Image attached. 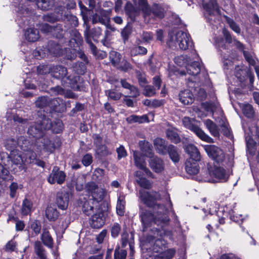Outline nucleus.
Returning <instances> with one entry per match:
<instances>
[{
    "instance_id": "obj_23",
    "label": "nucleus",
    "mask_w": 259,
    "mask_h": 259,
    "mask_svg": "<svg viewBox=\"0 0 259 259\" xmlns=\"http://www.w3.org/2000/svg\"><path fill=\"white\" fill-rule=\"evenodd\" d=\"M139 193L140 198L144 204L148 206H151L153 205L154 200L156 198H154L151 194H149L143 189L140 190Z\"/></svg>"
},
{
    "instance_id": "obj_41",
    "label": "nucleus",
    "mask_w": 259,
    "mask_h": 259,
    "mask_svg": "<svg viewBox=\"0 0 259 259\" xmlns=\"http://www.w3.org/2000/svg\"><path fill=\"white\" fill-rule=\"evenodd\" d=\"M109 58L112 65L114 66L118 67L121 59L120 54L114 51H112L110 52Z\"/></svg>"
},
{
    "instance_id": "obj_51",
    "label": "nucleus",
    "mask_w": 259,
    "mask_h": 259,
    "mask_svg": "<svg viewBox=\"0 0 259 259\" xmlns=\"http://www.w3.org/2000/svg\"><path fill=\"white\" fill-rule=\"evenodd\" d=\"M53 66L48 65H40L37 67V72L40 74L51 73Z\"/></svg>"
},
{
    "instance_id": "obj_26",
    "label": "nucleus",
    "mask_w": 259,
    "mask_h": 259,
    "mask_svg": "<svg viewBox=\"0 0 259 259\" xmlns=\"http://www.w3.org/2000/svg\"><path fill=\"white\" fill-rule=\"evenodd\" d=\"M25 38L29 42H34L39 38L38 31L36 29H27L24 33Z\"/></svg>"
},
{
    "instance_id": "obj_5",
    "label": "nucleus",
    "mask_w": 259,
    "mask_h": 259,
    "mask_svg": "<svg viewBox=\"0 0 259 259\" xmlns=\"http://www.w3.org/2000/svg\"><path fill=\"white\" fill-rule=\"evenodd\" d=\"M141 150L145 152V154L150 158L149 165L155 172L159 173L163 170L164 165L163 161L157 157L153 156V153L151 145L147 142L141 141L139 142Z\"/></svg>"
},
{
    "instance_id": "obj_48",
    "label": "nucleus",
    "mask_w": 259,
    "mask_h": 259,
    "mask_svg": "<svg viewBox=\"0 0 259 259\" xmlns=\"http://www.w3.org/2000/svg\"><path fill=\"white\" fill-rule=\"evenodd\" d=\"M147 53V50L145 47L138 46L132 48L131 53L132 55L137 56L138 55H145Z\"/></svg>"
},
{
    "instance_id": "obj_56",
    "label": "nucleus",
    "mask_w": 259,
    "mask_h": 259,
    "mask_svg": "<svg viewBox=\"0 0 259 259\" xmlns=\"http://www.w3.org/2000/svg\"><path fill=\"white\" fill-rule=\"evenodd\" d=\"M100 14L99 17V22L105 25H107L109 22L108 14L107 12L102 11Z\"/></svg>"
},
{
    "instance_id": "obj_31",
    "label": "nucleus",
    "mask_w": 259,
    "mask_h": 259,
    "mask_svg": "<svg viewBox=\"0 0 259 259\" xmlns=\"http://www.w3.org/2000/svg\"><path fill=\"white\" fill-rule=\"evenodd\" d=\"M223 34L225 38V41L228 44L233 43L235 45L237 46L238 48H242L243 45L238 40L235 38H233L230 32L226 29H223Z\"/></svg>"
},
{
    "instance_id": "obj_7",
    "label": "nucleus",
    "mask_w": 259,
    "mask_h": 259,
    "mask_svg": "<svg viewBox=\"0 0 259 259\" xmlns=\"http://www.w3.org/2000/svg\"><path fill=\"white\" fill-rule=\"evenodd\" d=\"M195 120L188 117L183 119V125L187 128L193 132L201 140L208 143H212V139L207 135L201 128L194 123Z\"/></svg>"
},
{
    "instance_id": "obj_4",
    "label": "nucleus",
    "mask_w": 259,
    "mask_h": 259,
    "mask_svg": "<svg viewBox=\"0 0 259 259\" xmlns=\"http://www.w3.org/2000/svg\"><path fill=\"white\" fill-rule=\"evenodd\" d=\"M185 149L190 156V158L187 159L185 163L186 171L190 175H196L199 171L197 162L200 160V154L197 147L192 144L187 145Z\"/></svg>"
},
{
    "instance_id": "obj_18",
    "label": "nucleus",
    "mask_w": 259,
    "mask_h": 259,
    "mask_svg": "<svg viewBox=\"0 0 259 259\" xmlns=\"http://www.w3.org/2000/svg\"><path fill=\"white\" fill-rule=\"evenodd\" d=\"M43 124L46 123L44 127L45 130H51L55 133H59L63 130V123L60 119H57L53 122H52L49 118L46 117L44 118Z\"/></svg>"
},
{
    "instance_id": "obj_45",
    "label": "nucleus",
    "mask_w": 259,
    "mask_h": 259,
    "mask_svg": "<svg viewBox=\"0 0 259 259\" xmlns=\"http://www.w3.org/2000/svg\"><path fill=\"white\" fill-rule=\"evenodd\" d=\"M175 62L178 66H185L186 67L188 62L191 61V59L189 57H188L187 56H178L175 58Z\"/></svg>"
},
{
    "instance_id": "obj_14",
    "label": "nucleus",
    "mask_w": 259,
    "mask_h": 259,
    "mask_svg": "<svg viewBox=\"0 0 259 259\" xmlns=\"http://www.w3.org/2000/svg\"><path fill=\"white\" fill-rule=\"evenodd\" d=\"M101 34V30L100 28H96L92 30L91 34L89 33V28L87 27L85 31V37L86 41L89 44L90 48L94 55H96V47L92 42L91 38L97 41L98 38Z\"/></svg>"
},
{
    "instance_id": "obj_32",
    "label": "nucleus",
    "mask_w": 259,
    "mask_h": 259,
    "mask_svg": "<svg viewBox=\"0 0 259 259\" xmlns=\"http://www.w3.org/2000/svg\"><path fill=\"white\" fill-rule=\"evenodd\" d=\"M46 217L50 221H54L58 217V212L55 207L49 206L46 210Z\"/></svg>"
},
{
    "instance_id": "obj_15",
    "label": "nucleus",
    "mask_w": 259,
    "mask_h": 259,
    "mask_svg": "<svg viewBox=\"0 0 259 259\" xmlns=\"http://www.w3.org/2000/svg\"><path fill=\"white\" fill-rule=\"evenodd\" d=\"M90 216V224L92 228L99 229L104 225L105 217L102 208Z\"/></svg>"
},
{
    "instance_id": "obj_50",
    "label": "nucleus",
    "mask_w": 259,
    "mask_h": 259,
    "mask_svg": "<svg viewBox=\"0 0 259 259\" xmlns=\"http://www.w3.org/2000/svg\"><path fill=\"white\" fill-rule=\"evenodd\" d=\"M126 255L127 252L125 250L120 249L119 246L116 247L114 254L115 259H126Z\"/></svg>"
},
{
    "instance_id": "obj_25",
    "label": "nucleus",
    "mask_w": 259,
    "mask_h": 259,
    "mask_svg": "<svg viewBox=\"0 0 259 259\" xmlns=\"http://www.w3.org/2000/svg\"><path fill=\"white\" fill-rule=\"evenodd\" d=\"M217 207L215 206L214 208H210L209 210V213L213 215L214 213H217V215L219 218H221L219 219L220 224L224 223V219L229 215V214L227 212H226L225 210V208L221 207L218 208V210H217Z\"/></svg>"
},
{
    "instance_id": "obj_55",
    "label": "nucleus",
    "mask_w": 259,
    "mask_h": 259,
    "mask_svg": "<svg viewBox=\"0 0 259 259\" xmlns=\"http://www.w3.org/2000/svg\"><path fill=\"white\" fill-rule=\"evenodd\" d=\"M139 4L145 16H149L151 14V9L148 7L146 0H139Z\"/></svg>"
},
{
    "instance_id": "obj_20",
    "label": "nucleus",
    "mask_w": 259,
    "mask_h": 259,
    "mask_svg": "<svg viewBox=\"0 0 259 259\" xmlns=\"http://www.w3.org/2000/svg\"><path fill=\"white\" fill-rule=\"evenodd\" d=\"M69 199V194L67 193H60L57 195L56 203L59 208L64 210L67 208Z\"/></svg>"
},
{
    "instance_id": "obj_58",
    "label": "nucleus",
    "mask_w": 259,
    "mask_h": 259,
    "mask_svg": "<svg viewBox=\"0 0 259 259\" xmlns=\"http://www.w3.org/2000/svg\"><path fill=\"white\" fill-rule=\"evenodd\" d=\"M121 240H122V247H125L127 244H128V242L132 241L133 243V234L131 235V238L129 239V235L128 233L126 232H124L122 233L121 235Z\"/></svg>"
},
{
    "instance_id": "obj_64",
    "label": "nucleus",
    "mask_w": 259,
    "mask_h": 259,
    "mask_svg": "<svg viewBox=\"0 0 259 259\" xmlns=\"http://www.w3.org/2000/svg\"><path fill=\"white\" fill-rule=\"evenodd\" d=\"M120 226L118 223H114L111 227V235L113 237H117L120 232Z\"/></svg>"
},
{
    "instance_id": "obj_33",
    "label": "nucleus",
    "mask_w": 259,
    "mask_h": 259,
    "mask_svg": "<svg viewBox=\"0 0 259 259\" xmlns=\"http://www.w3.org/2000/svg\"><path fill=\"white\" fill-rule=\"evenodd\" d=\"M41 239L45 245L49 248H52L53 246V240L50 235L49 232L46 229L44 230L41 235Z\"/></svg>"
},
{
    "instance_id": "obj_38",
    "label": "nucleus",
    "mask_w": 259,
    "mask_h": 259,
    "mask_svg": "<svg viewBox=\"0 0 259 259\" xmlns=\"http://www.w3.org/2000/svg\"><path fill=\"white\" fill-rule=\"evenodd\" d=\"M41 30L45 33L51 32L53 35L55 34V32H59L60 30H62L61 26L57 25L55 27L50 26L48 24H44L41 26Z\"/></svg>"
},
{
    "instance_id": "obj_42",
    "label": "nucleus",
    "mask_w": 259,
    "mask_h": 259,
    "mask_svg": "<svg viewBox=\"0 0 259 259\" xmlns=\"http://www.w3.org/2000/svg\"><path fill=\"white\" fill-rule=\"evenodd\" d=\"M59 143L58 142L55 144L54 142H52L49 140H46L45 141L43 145L44 150L50 153L53 152L55 148L59 146Z\"/></svg>"
},
{
    "instance_id": "obj_12",
    "label": "nucleus",
    "mask_w": 259,
    "mask_h": 259,
    "mask_svg": "<svg viewBox=\"0 0 259 259\" xmlns=\"http://www.w3.org/2000/svg\"><path fill=\"white\" fill-rule=\"evenodd\" d=\"M45 117V116L40 117V119L37 120V122L30 125L28 130V134L29 135L36 139H39L42 137L44 134V131L46 130L44 128L46 123L43 124L42 122Z\"/></svg>"
},
{
    "instance_id": "obj_47",
    "label": "nucleus",
    "mask_w": 259,
    "mask_h": 259,
    "mask_svg": "<svg viewBox=\"0 0 259 259\" xmlns=\"http://www.w3.org/2000/svg\"><path fill=\"white\" fill-rule=\"evenodd\" d=\"M240 107L242 108L243 114L248 117H251L253 114V110L251 105L248 104H241Z\"/></svg>"
},
{
    "instance_id": "obj_49",
    "label": "nucleus",
    "mask_w": 259,
    "mask_h": 259,
    "mask_svg": "<svg viewBox=\"0 0 259 259\" xmlns=\"http://www.w3.org/2000/svg\"><path fill=\"white\" fill-rule=\"evenodd\" d=\"M22 187V185H19L16 182H12L9 187L10 197L12 198H15L17 196V191L19 189H21Z\"/></svg>"
},
{
    "instance_id": "obj_6",
    "label": "nucleus",
    "mask_w": 259,
    "mask_h": 259,
    "mask_svg": "<svg viewBox=\"0 0 259 259\" xmlns=\"http://www.w3.org/2000/svg\"><path fill=\"white\" fill-rule=\"evenodd\" d=\"M208 174L207 176L199 181L211 183L224 182L227 181L228 179V175L225 170L222 167H214L208 168Z\"/></svg>"
},
{
    "instance_id": "obj_60",
    "label": "nucleus",
    "mask_w": 259,
    "mask_h": 259,
    "mask_svg": "<svg viewBox=\"0 0 259 259\" xmlns=\"http://www.w3.org/2000/svg\"><path fill=\"white\" fill-rule=\"evenodd\" d=\"M16 153H17L16 151L10 153V157L14 163L15 164H18L22 162L23 160L22 156L18 154L16 155Z\"/></svg>"
},
{
    "instance_id": "obj_35",
    "label": "nucleus",
    "mask_w": 259,
    "mask_h": 259,
    "mask_svg": "<svg viewBox=\"0 0 259 259\" xmlns=\"http://www.w3.org/2000/svg\"><path fill=\"white\" fill-rule=\"evenodd\" d=\"M32 203L31 201L26 198L23 201L21 208V213L23 215H26L31 211Z\"/></svg>"
},
{
    "instance_id": "obj_10",
    "label": "nucleus",
    "mask_w": 259,
    "mask_h": 259,
    "mask_svg": "<svg viewBox=\"0 0 259 259\" xmlns=\"http://www.w3.org/2000/svg\"><path fill=\"white\" fill-rule=\"evenodd\" d=\"M141 151L142 153L136 151H133L135 164L138 168L143 170L147 176H152L151 172L146 167L145 152H143L142 150ZM146 157L147 156H146Z\"/></svg>"
},
{
    "instance_id": "obj_9",
    "label": "nucleus",
    "mask_w": 259,
    "mask_h": 259,
    "mask_svg": "<svg viewBox=\"0 0 259 259\" xmlns=\"http://www.w3.org/2000/svg\"><path fill=\"white\" fill-rule=\"evenodd\" d=\"M67 74V71L65 67L62 66H53V69L51 71V75L52 76L58 79H65V81H66V80H68L69 81L68 83L71 85V87L72 88H75L72 86V84L77 82L78 77L76 76L72 80L70 78V76L66 77Z\"/></svg>"
},
{
    "instance_id": "obj_8",
    "label": "nucleus",
    "mask_w": 259,
    "mask_h": 259,
    "mask_svg": "<svg viewBox=\"0 0 259 259\" xmlns=\"http://www.w3.org/2000/svg\"><path fill=\"white\" fill-rule=\"evenodd\" d=\"M215 42L218 47L219 48L221 54L223 56L224 65L227 69H229V68L233 65L232 60L235 56V53L232 52L231 56H228V53L229 52L228 51V50H229V48L228 46L224 44L223 38H218L216 39Z\"/></svg>"
},
{
    "instance_id": "obj_21",
    "label": "nucleus",
    "mask_w": 259,
    "mask_h": 259,
    "mask_svg": "<svg viewBox=\"0 0 259 259\" xmlns=\"http://www.w3.org/2000/svg\"><path fill=\"white\" fill-rule=\"evenodd\" d=\"M179 100L184 105H189L193 102L194 97L190 90H186L180 93Z\"/></svg>"
},
{
    "instance_id": "obj_28",
    "label": "nucleus",
    "mask_w": 259,
    "mask_h": 259,
    "mask_svg": "<svg viewBox=\"0 0 259 259\" xmlns=\"http://www.w3.org/2000/svg\"><path fill=\"white\" fill-rule=\"evenodd\" d=\"M204 123L210 134L214 137H219L220 135L218 126L211 120L207 119L204 121Z\"/></svg>"
},
{
    "instance_id": "obj_59",
    "label": "nucleus",
    "mask_w": 259,
    "mask_h": 259,
    "mask_svg": "<svg viewBox=\"0 0 259 259\" xmlns=\"http://www.w3.org/2000/svg\"><path fill=\"white\" fill-rule=\"evenodd\" d=\"M247 74V71L246 70L241 69L239 66H237L235 68V74L237 78L240 81H242L244 76Z\"/></svg>"
},
{
    "instance_id": "obj_27",
    "label": "nucleus",
    "mask_w": 259,
    "mask_h": 259,
    "mask_svg": "<svg viewBox=\"0 0 259 259\" xmlns=\"http://www.w3.org/2000/svg\"><path fill=\"white\" fill-rule=\"evenodd\" d=\"M175 252L176 250L174 248L163 249L154 256L155 259H171Z\"/></svg>"
},
{
    "instance_id": "obj_54",
    "label": "nucleus",
    "mask_w": 259,
    "mask_h": 259,
    "mask_svg": "<svg viewBox=\"0 0 259 259\" xmlns=\"http://www.w3.org/2000/svg\"><path fill=\"white\" fill-rule=\"evenodd\" d=\"M226 21L232 30L237 34H239L240 33V28L236 22L228 17H226Z\"/></svg>"
},
{
    "instance_id": "obj_57",
    "label": "nucleus",
    "mask_w": 259,
    "mask_h": 259,
    "mask_svg": "<svg viewBox=\"0 0 259 259\" xmlns=\"http://www.w3.org/2000/svg\"><path fill=\"white\" fill-rule=\"evenodd\" d=\"M106 95H107L110 99L113 100H118L120 99L122 96L121 93L115 92L112 90L106 91Z\"/></svg>"
},
{
    "instance_id": "obj_13",
    "label": "nucleus",
    "mask_w": 259,
    "mask_h": 259,
    "mask_svg": "<svg viewBox=\"0 0 259 259\" xmlns=\"http://www.w3.org/2000/svg\"><path fill=\"white\" fill-rule=\"evenodd\" d=\"M204 149L209 157L218 162L222 161L225 158L223 151L214 145H205Z\"/></svg>"
},
{
    "instance_id": "obj_3",
    "label": "nucleus",
    "mask_w": 259,
    "mask_h": 259,
    "mask_svg": "<svg viewBox=\"0 0 259 259\" xmlns=\"http://www.w3.org/2000/svg\"><path fill=\"white\" fill-rule=\"evenodd\" d=\"M92 187V198L85 200L82 207V210L87 215L90 216L101 208V200L104 198V191L98 188L95 184L91 185Z\"/></svg>"
},
{
    "instance_id": "obj_17",
    "label": "nucleus",
    "mask_w": 259,
    "mask_h": 259,
    "mask_svg": "<svg viewBox=\"0 0 259 259\" xmlns=\"http://www.w3.org/2000/svg\"><path fill=\"white\" fill-rule=\"evenodd\" d=\"M66 175L63 171L59 170L57 166L54 167L48 178L49 183L53 184L57 182L58 184H62L65 180Z\"/></svg>"
},
{
    "instance_id": "obj_11",
    "label": "nucleus",
    "mask_w": 259,
    "mask_h": 259,
    "mask_svg": "<svg viewBox=\"0 0 259 259\" xmlns=\"http://www.w3.org/2000/svg\"><path fill=\"white\" fill-rule=\"evenodd\" d=\"M29 143V142L24 137H20L17 142L12 139L8 140L6 142L5 147L10 151V153L16 151L15 148L17 145L20 146L23 150L27 151Z\"/></svg>"
},
{
    "instance_id": "obj_43",
    "label": "nucleus",
    "mask_w": 259,
    "mask_h": 259,
    "mask_svg": "<svg viewBox=\"0 0 259 259\" xmlns=\"http://www.w3.org/2000/svg\"><path fill=\"white\" fill-rule=\"evenodd\" d=\"M166 136L174 143L177 144L180 142V138L178 134L173 130L168 129L166 131Z\"/></svg>"
},
{
    "instance_id": "obj_44",
    "label": "nucleus",
    "mask_w": 259,
    "mask_h": 259,
    "mask_svg": "<svg viewBox=\"0 0 259 259\" xmlns=\"http://www.w3.org/2000/svg\"><path fill=\"white\" fill-rule=\"evenodd\" d=\"M152 34L150 32L144 31L141 35V39H138L137 42L138 44L141 43H149L152 39Z\"/></svg>"
},
{
    "instance_id": "obj_37",
    "label": "nucleus",
    "mask_w": 259,
    "mask_h": 259,
    "mask_svg": "<svg viewBox=\"0 0 259 259\" xmlns=\"http://www.w3.org/2000/svg\"><path fill=\"white\" fill-rule=\"evenodd\" d=\"M34 250L40 259L46 258L45 250L39 241H36L34 243Z\"/></svg>"
},
{
    "instance_id": "obj_40",
    "label": "nucleus",
    "mask_w": 259,
    "mask_h": 259,
    "mask_svg": "<svg viewBox=\"0 0 259 259\" xmlns=\"http://www.w3.org/2000/svg\"><path fill=\"white\" fill-rule=\"evenodd\" d=\"M167 150L171 159L175 162H178L179 160V155L177 148L173 145H169Z\"/></svg>"
},
{
    "instance_id": "obj_16",
    "label": "nucleus",
    "mask_w": 259,
    "mask_h": 259,
    "mask_svg": "<svg viewBox=\"0 0 259 259\" xmlns=\"http://www.w3.org/2000/svg\"><path fill=\"white\" fill-rule=\"evenodd\" d=\"M203 7L205 10L204 15L206 18L210 22L212 20V17L215 14L220 13V10L218 8L216 0H210L208 3L204 4Z\"/></svg>"
},
{
    "instance_id": "obj_46",
    "label": "nucleus",
    "mask_w": 259,
    "mask_h": 259,
    "mask_svg": "<svg viewBox=\"0 0 259 259\" xmlns=\"http://www.w3.org/2000/svg\"><path fill=\"white\" fill-rule=\"evenodd\" d=\"M125 10L126 14L131 18L132 19H134L135 15L138 12L130 2H127L126 3L125 7Z\"/></svg>"
},
{
    "instance_id": "obj_22",
    "label": "nucleus",
    "mask_w": 259,
    "mask_h": 259,
    "mask_svg": "<svg viewBox=\"0 0 259 259\" xmlns=\"http://www.w3.org/2000/svg\"><path fill=\"white\" fill-rule=\"evenodd\" d=\"M185 68L187 73L192 75H197L200 71V63L197 61L188 62Z\"/></svg>"
},
{
    "instance_id": "obj_52",
    "label": "nucleus",
    "mask_w": 259,
    "mask_h": 259,
    "mask_svg": "<svg viewBox=\"0 0 259 259\" xmlns=\"http://www.w3.org/2000/svg\"><path fill=\"white\" fill-rule=\"evenodd\" d=\"M136 181L141 187L145 189H149L152 187V183L145 178H140Z\"/></svg>"
},
{
    "instance_id": "obj_1",
    "label": "nucleus",
    "mask_w": 259,
    "mask_h": 259,
    "mask_svg": "<svg viewBox=\"0 0 259 259\" xmlns=\"http://www.w3.org/2000/svg\"><path fill=\"white\" fill-rule=\"evenodd\" d=\"M168 208L166 209L163 205L155 204L153 206V212L150 210H143L140 214L141 221L143 226V231L149 227H152L155 239L152 247L154 252L158 253L165 249L166 241L162 237H168L171 239V232L166 230L164 227L168 224L169 218L167 215Z\"/></svg>"
},
{
    "instance_id": "obj_63",
    "label": "nucleus",
    "mask_w": 259,
    "mask_h": 259,
    "mask_svg": "<svg viewBox=\"0 0 259 259\" xmlns=\"http://www.w3.org/2000/svg\"><path fill=\"white\" fill-rule=\"evenodd\" d=\"M37 6L42 10H48L50 9V5L48 0H38Z\"/></svg>"
},
{
    "instance_id": "obj_39",
    "label": "nucleus",
    "mask_w": 259,
    "mask_h": 259,
    "mask_svg": "<svg viewBox=\"0 0 259 259\" xmlns=\"http://www.w3.org/2000/svg\"><path fill=\"white\" fill-rule=\"evenodd\" d=\"M154 16L159 18H162L164 17V9L161 6L158 4L153 5L152 9H151V13Z\"/></svg>"
},
{
    "instance_id": "obj_34",
    "label": "nucleus",
    "mask_w": 259,
    "mask_h": 259,
    "mask_svg": "<svg viewBox=\"0 0 259 259\" xmlns=\"http://www.w3.org/2000/svg\"><path fill=\"white\" fill-rule=\"evenodd\" d=\"M72 34L74 35V37L70 40V46L73 48L78 47L82 42L81 36L76 30L73 31Z\"/></svg>"
},
{
    "instance_id": "obj_29",
    "label": "nucleus",
    "mask_w": 259,
    "mask_h": 259,
    "mask_svg": "<svg viewBox=\"0 0 259 259\" xmlns=\"http://www.w3.org/2000/svg\"><path fill=\"white\" fill-rule=\"evenodd\" d=\"M126 121L129 123H133L135 122L142 123L144 122H149V121L146 115H143L142 116L132 115L126 118Z\"/></svg>"
},
{
    "instance_id": "obj_24",
    "label": "nucleus",
    "mask_w": 259,
    "mask_h": 259,
    "mask_svg": "<svg viewBox=\"0 0 259 259\" xmlns=\"http://www.w3.org/2000/svg\"><path fill=\"white\" fill-rule=\"evenodd\" d=\"M245 133V140L246 143V147L248 152L251 155H253L255 154L256 150V143L254 141L252 138V132L250 131L251 134H248L246 135V132Z\"/></svg>"
},
{
    "instance_id": "obj_53",
    "label": "nucleus",
    "mask_w": 259,
    "mask_h": 259,
    "mask_svg": "<svg viewBox=\"0 0 259 259\" xmlns=\"http://www.w3.org/2000/svg\"><path fill=\"white\" fill-rule=\"evenodd\" d=\"M50 99L47 97H39L36 101V105L38 107H44L50 105Z\"/></svg>"
},
{
    "instance_id": "obj_62",
    "label": "nucleus",
    "mask_w": 259,
    "mask_h": 259,
    "mask_svg": "<svg viewBox=\"0 0 259 259\" xmlns=\"http://www.w3.org/2000/svg\"><path fill=\"white\" fill-rule=\"evenodd\" d=\"M30 228L36 235L38 234L41 230V225L40 223L37 221L32 222L30 224Z\"/></svg>"
},
{
    "instance_id": "obj_36",
    "label": "nucleus",
    "mask_w": 259,
    "mask_h": 259,
    "mask_svg": "<svg viewBox=\"0 0 259 259\" xmlns=\"http://www.w3.org/2000/svg\"><path fill=\"white\" fill-rule=\"evenodd\" d=\"M154 146L158 152L164 154L166 150L164 141L161 138H156L154 140Z\"/></svg>"
},
{
    "instance_id": "obj_30",
    "label": "nucleus",
    "mask_w": 259,
    "mask_h": 259,
    "mask_svg": "<svg viewBox=\"0 0 259 259\" xmlns=\"http://www.w3.org/2000/svg\"><path fill=\"white\" fill-rule=\"evenodd\" d=\"M125 205V197L123 195H120L118 198L116 205V212L119 215L122 216L124 215Z\"/></svg>"
},
{
    "instance_id": "obj_2",
    "label": "nucleus",
    "mask_w": 259,
    "mask_h": 259,
    "mask_svg": "<svg viewBox=\"0 0 259 259\" xmlns=\"http://www.w3.org/2000/svg\"><path fill=\"white\" fill-rule=\"evenodd\" d=\"M167 45L172 49L182 50L193 47V42L190 34L181 30L170 31L168 34Z\"/></svg>"
},
{
    "instance_id": "obj_19",
    "label": "nucleus",
    "mask_w": 259,
    "mask_h": 259,
    "mask_svg": "<svg viewBox=\"0 0 259 259\" xmlns=\"http://www.w3.org/2000/svg\"><path fill=\"white\" fill-rule=\"evenodd\" d=\"M202 106L208 112H210L212 114L216 112L221 116H223V111L217 102L203 103H202Z\"/></svg>"
},
{
    "instance_id": "obj_61",
    "label": "nucleus",
    "mask_w": 259,
    "mask_h": 259,
    "mask_svg": "<svg viewBox=\"0 0 259 259\" xmlns=\"http://www.w3.org/2000/svg\"><path fill=\"white\" fill-rule=\"evenodd\" d=\"M64 19H66L67 21H69L74 26H76L78 25V19L75 16L67 14L64 15Z\"/></svg>"
}]
</instances>
